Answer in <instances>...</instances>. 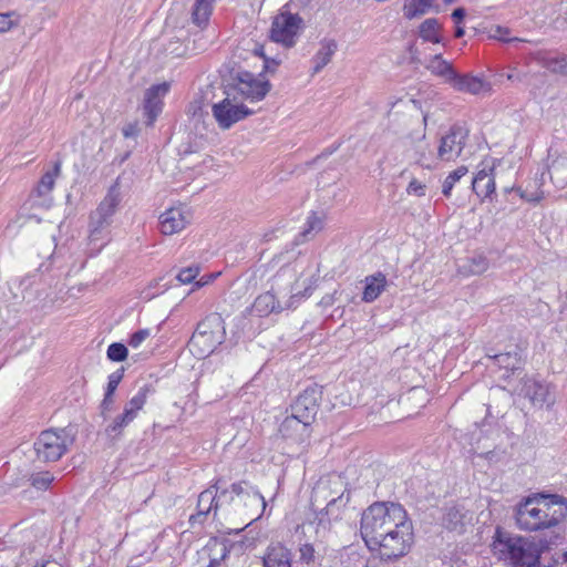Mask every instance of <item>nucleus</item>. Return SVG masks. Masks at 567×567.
I'll return each instance as SVG.
<instances>
[{
  "label": "nucleus",
  "instance_id": "1",
  "mask_svg": "<svg viewBox=\"0 0 567 567\" xmlns=\"http://www.w3.org/2000/svg\"><path fill=\"white\" fill-rule=\"evenodd\" d=\"M567 516V503L557 495H534L524 498L515 507V520L520 530L549 533L547 538L559 535L563 539L560 523Z\"/></svg>",
  "mask_w": 567,
  "mask_h": 567
},
{
  "label": "nucleus",
  "instance_id": "2",
  "mask_svg": "<svg viewBox=\"0 0 567 567\" xmlns=\"http://www.w3.org/2000/svg\"><path fill=\"white\" fill-rule=\"evenodd\" d=\"M559 535L550 538H532L512 534L497 527L493 536V555L507 567H535L543 551L558 544Z\"/></svg>",
  "mask_w": 567,
  "mask_h": 567
},
{
  "label": "nucleus",
  "instance_id": "3",
  "mask_svg": "<svg viewBox=\"0 0 567 567\" xmlns=\"http://www.w3.org/2000/svg\"><path fill=\"white\" fill-rule=\"evenodd\" d=\"M408 516L406 511L398 503L377 502L370 505L361 516L360 533L365 544L371 547L385 534L393 532Z\"/></svg>",
  "mask_w": 567,
  "mask_h": 567
},
{
  "label": "nucleus",
  "instance_id": "4",
  "mask_svg": "<svg viewBox=\"0 0 567 567\" xmlns=\"http://www.w3.org/2000/svg\"><path fill=\"white\" fill-rule=\"evenodd\" d=\"M121 200V190L116 182L109 188L96 209L91 212L87 240L93 251L99 252L109 241L110 226Z\"/></svg>",
  "mask_w": 567,
  "mask_h": 567
},
{
  "label": "nucleus",
  "instance_id": "5",
  "mask_svg": "<svg viewBox=\"0 0 567 567\" xmlns=\"http://www.w3.org/2000/svg\"><path fill=\"white\" fill-rule=\"evenodd\" d=\"M75 435L71 429H48L33 443L37 460L43 463L59 461L73 445Z\"/></svg>",
  "mask_w": 567,
  "mask_h": 567
},
{
  "label": "nucleus",
  "instance_id": "6",
  "mask_svg": "<svg viewBox=\"0 0 567 567\" xmlns=\"http://www.w3.org/2000/svg\"><path fill=\"white\" fill-rule=\"evenodd\" d=\"M226 329L223 317L217 313L206 316L198 324L190 337L189 346L199 355H208L225 341Z\"/></svg>",
  "mask_w": 567,
  "mask_h": 567
},
{
  "label": "nucleus",
  "instance_id": "7",
  "mask_svg": "<svg viewBox=\"0 0 567 567\" xmlns=\"http://www.w3.org/2000/svg\"><path fill=\"white\" fill-rule=\"evenodd\" d=\"M390 532L370 548H378L381 556L386 559H396L405 556L414 543L412 522L406 516L396 528H393V532Z\"/></svg>",
  "mask_w": 567,
  "mask_h": 567
},
{
  "label": "nucleus",
  "instance_id": "8",
  "mask_svg": "<svg viewBox=\"0 0 567 567\" xmlns=\"http://www.w3.org/2000/svg\"><path fill=\"white\" fill-rule=\"evenodd\" d=\"M328 491L329 486L324 483H320L313 488L311 497L312 513L310 514L311 517H308L309 527H311L315 520H318V526L326 528L331 519L340 517L341 509L349 503V494L344 495L342 492L340 495L331 497L326 507L317 512L320 498L327 499Z\"/></svg>",
  "mask_w": 567,
  "mask_h": 567
},
{
  "label": "nucleus",
  "instance_id": "9",
  "mask_svg": "<svg viewBox=\"0 0 567 567\" xmlns=\"http://www.w3.org/2000/svg\"><path fill=\"white\" fill-rule=\"evenodd\" d=\"M233 81L225 93L240 102L259 101L267 94V83L256 79L255 74L248 71L238 72Z\"/></svg>",
  "mask_w": 567,
  "mask_h": 567
},
{
  "label": "nucleus",
  "instance_id": "10",
  "mask_svg": "<svg viewBox=\"0 0 567 567\" xmlns=\"http://www.w3.org/2000/svg\"><path fill=\"white\" fill-rule=\"evenodd\" d=\"M213 116L221 130L230 128L235 123L246 118L251 111L234 96H228L212 107Z\"/></svg>",
  "mask_w": 567,
  "mask_h": 567
},
{
  "label": "nucleus",
  "instance_id": "11",
  "mask_svg": "<svg viewBox=\"0 0 567 567\" xmlns=\"http://www.w3.org/2000/svg\"><path fill=\"white\" fill-rule=\"evenodd\" d=\"M319 396L320 391L317 386L307 388L291 404V415L286 416V423L295 420L303 426L309 425L317 414Z\"/></svg>",
  "mask_w": 567,
  "mask_h": 567
},
{
  "label": "nucleus",
  "instance_id": "12",
  "mask_svg": "<svg viewBox=\"0 0 567 567\" xmlns=\"http://www.w3.org/2000/svg\"><path fill=\"white\" fill-rule=\"evenodd\" d=\"M468 137V130L455 124L440 140L436 158L444 162L455 161L461 154Z\"/></svg>",
  "mask_w": 567,
  "mask_h": 567
},
{
  "label": "nucleus",
  "instance_id": "13",
  "mask_svg": "<svg viewBox=\"0 0 567 567\" xmlns=\"http://www.w3.org/2000/svg\"><path fill=\"white\" fill-rule=\"evenodd\" d=\"M426 122L427 115L424 114L421 128L415 133L409 134L408 138L410 140L413 151L411 158H413L417 165L430 169L434 167L436 156H433L427 143H425Z\"/></svg>",
  "mask_w": 567,
  "mask_h": 567
},
{
  "label": "nucleus",
  "instance_id": "14",
  "mask_svg": "<svg viewBox=\"0 0 567 567\" xmlns=\"http://www.w3.org/2000/svg\"><path fill=\"white\" fill-rule=\"evenodd\" d=\"M169 85L161 83L152 85L146 90L144 95V115L146 116V125L153 126L157 116L162 113L163 101L162 97L168 92Z\"/></svg>",
  "mask_w": 567,
  "mask_h": 567
},
{
  "label": "nucleus",
  "instance_id": "15",
  "mask_svg": "<svg viewBox=\"0 0 567 567\" xmlns=\"http://www.w3.org/2000/svg\"><path fill=\"white\" fill-rule=\"evenodd\" d=\"M520 393L525 398H528L536 406H550L555 402V395L551 392L550 386L534 379H526L524 381Z\"/></svg>",
  "mask_w": 567,
  "mask_h": 567
},
{
  "label": "nucleus",
  "instance_id": "16",
  "mask_svg": "<svg viewBox=\"0 0 567 567\" xmlns=\"http://www.w3.org/2000/svg\"><path fill=\"white\" fill-rule=\"evenodd\" d=\"M230 493H233L240 503L245 506L254 507L256 509L266 508L264 496L247 481H240L230 485Z\"/></svg>",
  "mask_w": 567,
  "mask_h": 567
},
{
  "label": "nucleus",
  "instance_id": "17",
  "mask_svg": "<svg viewBox=\"0 0 567 567\" xmlns=\"http://www.w3.org/2000/svg\"><path fill=\"white\" fill-rule=\"evenodd\" d=\"M159 219L162 234L174 235L183 230L189 223V214L179 207H173L164 212Z\"/></svg>",
  "mask_w": 567,
  "mask_h": 567
},
{
  "label": "nucleus",
  "instance_id": "18",
  "mask_svg": "<svg viewBox=\"0 0 567 567\" xmlns=\"http://www.w3.org/2000/svg\"><path fill=\"white\" fill-rule=\"evenodd\" d=\"M449 85L458 92H466L471 94H478L483 91L489 90V84L482 78L460 74L458 72H455Z\"/></svg>",
  "mask_w": 567,
  "mask_h": 567
},
{
  "label": "nucleus",
  "instance_id": "19",
  "mask_svg": "<svg viewBox=\"0 0 567 567\" xmlns=\"http://www.w3.org/2000/svg\"><path fill=\"white\" fill-rule=\"evenodd\" d=\"M337 49L338 44L333 39H323L320 42V49L312 59V74L319 73L331 61Z\"/></svg>",
  "mask_w": 567,
  "mask_h": 567
},
{
  "label": "nucleus",
  "instance_id": "20",
  "mask_svg": "<svg viewBox=\"0 0 567 567\" xmlns=\"http://www.w3.org/2000/svg\"><path fill=\"white\" fill-rule=\"evenodd\" d=\"M493 169H481L472 179V189L478 197H488L495 192Z\"/></svg>",
  "mask_w": 567,
  "mask_h": 567
},
{
  "label": "nucleus",
  "instance_id": "21",
  "mask_svg": "<svg viewBox=\"0 0 567 567\" xmlns=\"http://www.w3.org/2000/svg\"><path fill=\"white\" fill-rule=\"evenodd\" d=\"M495 365L504 369L506 372H514L520 368L522 364V349L515 347L513 351H507L494 355H488Z\"/></svg>",
  "mask_w": 567,
  "mask_h": 567
},
{
  "label": "nucleus",
  "instance_id": "22",
  "mask_svg": "<svg viewBox=\"0 0 567 567\" xmlns=\"http://www.w3.org/2000/svg\"><path fill=\"white\" fill-rule=\"evenodd\" d=\"M365 286L362 295L364 302L374 301L385 289L386 278L382 272L368 276L364 280Z\"/></svg>",
  "mask_w": 567,
  "mask_h": 567
},
{
  "label": "nucleus",
  "instance_id": "23",
  "mask_svg": "<svg viewBox=\"0 0 567 567\" xmlns=\"http://www.w3.org/2000/svg\"><path fill=\"white\" fill-rule=\"evenodd\" d=\"M536 60L550 72L567 75V55L537 53Z\"/></svg>",
  "mask_w": 567,
  "mask_h": 567
},
{
  "label": "nucleus",
  "instance_id": "24",
  "mask_svg": "<svg viewBox=\"0 0 567 567\" xmlns=\"http://www.w3.org/2000/svg\"><path fill=\"white\" fill-rule=\"evenodd\" d=\"M323 228V218L319 216L316 212H311L307 217L303 229L298 234V236L293 240V245L298 246L310 238H312L316 234L321 231Z\"/></svg>",
  "mask_w": 567,
  "mask_h": 567
},
{
  "label": "nucleus",
  "instance_id": "25",
  "mask_svg": "<svg viewBox=\"0 0 567 567\" xmlns=\"http://www.w3.org/2000/svg\"><path fill=\"white\" fill-rule=\"evenodd\" d=\"M426 69L432 74L441 78L447 84L456 72L453 65L444 60L441 54L432 56L430 62L426 64Z\"/></svg>",
  "mask_w": 567,
  "mask_h": 567
},
{
  "label": "nucleus",
  "instance_id": "26",
  "mask_svg": "<svg viewBox=\"0 0 567 567\" xmlns=\"http://www.w3.org/2000/svg\"><path fill=\"white\" fill-rule=\"evenodd\" d=\"M305 29V22L298 14L286 11V49L296 44L298 37Z\"/></svg>",
  "mask_w": 567,
  "mask_h": 567
},
{
  "label": "nucleus",
  "instance_id": "27",
  "mask_svg": "<svg viewBox=\"0 0 567 567\" xmlns=\"http://www.w3.org/2000/svg\"><path fill=\"white\" fill-rule=\"evenodd\" d=\"M280 305L276 299V296L267 291L259 295L252 303V311L259 317L268 316L271 312L279 311Z\"/></svg>",
  "mask_w": 567,
  "mask_h": 567
},
{
  "label": "nucleus",
  "instance_id": "28",
  "mask_svg": "<svg viewBox=\"0 0 567 567\" xmlns=\"http://www.w3.org/2000/svg\"><path fill=\"white\" fill-rule=\"evenodd\" d=\"M553 184L564 188L567 185V156H558L548 165Z\"/></svg>",
  "mask_w": 567,
  "mask_h": 567
},
{
  "label": "nucleus",
  "instance_id": "29",
  "mask_svg": "<svg viewBox=\"0 0 567 567\" xmlns=\"http://www.w3.org/2000/svg\"><path fill=\"white\" fill-rule=\"evenodd\" d=\"M466 513L460 506H452L446 509L443 517V525L450 530L462 532L465 525Z\"/></svg>",
  "mask_w": 567,
  "mask_h": 567
},
{
  "label": "nucleus",
  "instance_id": "30",
  "mask_svg": "<svg viewBox=\"0 0 567 567\" xmlns=\"http://www.w3.org/2000/svg\"><path fill=\"white\" fill-rule=\"evenodd\" d=\"M60 169L61 163L56 162L52 171H49L42 175L41 179L39 181L34 189L37 196L45 197L52 192L55 184V178L60 174Z\"/></svg>",
  "mask_w": 567,
  "mask_h": 567
},
{
  "label": "nucleus",
  "instance_id": "31",
  "mask_svg": "<svg viewBox=\"0 0 567 567\" xmlns=\"http://www.w3.org/2000/svg\"><path fill=\"white\" fill-rule=\"evenodd\" d=\"M153 386L152 384H144L142 385L137 393L125 404L124 411H128L134 415V417L137 416V413L143 409V406L146 403L147 396L150 393H152Z\"/></svg>",
  "mask_w": 567,
  "mask_h": 567
},
{
  "label": "nucleus",
  "instance_id": "32",
  "mask_svg": "<svg viewBox=\"0 0 567 567\" xmlns=\"http://www.w3.org/2000/svg\"><path fill=\"white\" fill-rule=\"evenodd\" d=\"M264 567H284V544L271 543L262 557Z\"/></svg>",
  "mask_w": 567,
  "mask_h": 567
},
{
  "label": "nucleus",
  "instance_id": "33",
  "mask_svg": "<svg viewBox=\"0 0 567 567\" xmlns=\"http://www.w3.org/2000/svg\"><path fill=\"white\" fill-rule=\"evenodd\" d=\"M135 420L134 415L128 411H124L118 414L106 427L105 433L112 439L118 437L123 430L128 426Z\"/></svg>",
  "mask_w": 567,
  "mask_h": 567
},
{
  "label": "nucleus",
  "instance_id": "34",
  "mask_svg": "<svg viewBox=\"0 0 567 567\" xmlns=\"http://www.w3.org/2000/svg\"><path fill=\"white\" fill-rule=\"evenodd\" d=\"M439 30L440 24L437 19L430 18L421 23L419 34L424 41L441 43L442 38L439 35Z\"/></svg>",
  "mask_w": 567,
  "mask_h": 567
},
{
  "label": "nucleus",
  "instance_id": "35",
  "mask_svg": "<svg viewBox=\"0 0 567 567\" xmlns=\"http://www.w3.org/2000/svg\"><path fill=\"white\" fill-rule=\"evenodd\" d=\"M213 0H196L192 11L193 22L198 27H203L208 22L212 13Z\"/></svg>",
  "mask_w": 567,
  "mask_h": 567
},
{
  "label": "nucleus",
  "instance_id": "36",
  "mask_svg": "<svg viewBox=\"0 0 567 567\" xmlns=\"http://www.w3.org/2000/svg\"><path fill=\"white\" fill-rule=\"evenodd\" d=\"M217 493V483L203 491L198 496L197 508L205 509V507H209V511H214V514L216 515L218 509V501L216 499Z\"/></svg>",
  "mask_w": 567,
  "mask_h": 567
},
{
  "label": "nucleus",
  "instance_id": "37",
  "mask_svg": "<svg viewBox=\"0 0 567 567\" xmlns=\"http://www.w3.org/2000/svg\"><path fill=\"white\" fill-rule=\"evenodd\" d=\"M429 10L430 8L424 0H405L403 6V14L409 20L421 17Z\"/></svg>",
  "mask_w": 567,
  "mask_h": 567
},
{
  "label": "nucleus",
  "instance_id": "38",
  "mask_svg": "<svg viewBox=\"0 0 567 567\" xmlns=\"http://www.w3.org/2000/svg\"><path fill=\"white\" fill-rule=\"evenodd\" d=\"M467 174V167L460 166L455 171L449 174V176L445 178L443 186H442V193L445 197H449L451 195V192L455 185L456 182H458L463 176Z\"/></svg>",
  "mask_w": 567,
  "mask_h": 567
},
{
  "label": "nucleus",
  "instance_id": "39",
  "mask_svg": "<svg viewBox=\"0 0 567 567\" xmlns=\"http://www.w3.org/2000/svg\"><path fill=\"white\" fill-rule=\"evenodd\" d=\"M270 39L277 43H284V11L280 9L275 16L270 29Z\"/></svg>",
  "mask_w": 567,
  "mask_h": 567
},
{
  "label": "nucleus",
  "instance_id": "40",
  "mask_svg": "<svg viewBox=\"0 0 567 567\" xmlns=\"http://www.w3.org/2000/svg\"><path fill=\"white\" fill-rule=\"evenodd\" d=\"M128 350L125 344L121 342L111 343L107 348V359L113 362H122L127 358Z\"/></svg>",
  "mask_w": 567,
  "mask_h": 567
},
{
  "label": "nucleus",
  "instance_id": "41",
  "mask_svg": "<svg viewBox=\"0 0 567 567\" xmlns=\"http://www.w3.org/2000/svg\"><path fill=\"white\" fill-rule=\"evenodd\" d=\"M343 567H368L369 560L357 550H350L342 560Z\"/></svg>",
  "mask_w": 567,
  "mask_h": 567
},
{
  "label": "nucleus",
  "instance_id": "42",
  "mask_svg": "<svg viewBox=\"0 0 567 567\" xmlns=\"http://www.w3.org/2000/svg\"><path fill=\"white\" fill-rule=\"evenodd\" d=\"M199 271L200 268L198 265H192L181 269L176 275V279L183 285L192 284L199 275Z\"/></svg>",
  "mask_w": 567,
  "mask_h": 567
},
{
  "label": "nucleus",
  "instance_id": "43",
  "mask_svg": "<svg viewBox=\"0 0 567 567\" xmlns=\"http://www.w3.org/2000/svg\"><path fill=\"white\" fill-rule=\"evenodd\" d=\"M54 477L50 472H39L31 476V485L37 489H47Z\"/></svg>",
  "mask_w": 567,
  "mask_h": 567
},
{
  "label": "nucleus",
  "instance_id": "44",
  "mask_svg": "<svg viewBox=\"0 0 567 567\" xmlns=\"http://www.w3.org/2000/svg\"><path fill=\"white\" fill-rule=\"evenodd\" d=\"M19 16L14 12L0 13V32H7L18 25Z\"/></svg>",
  "mask_w": 567,
  "mask_h": 567
},
{
  "label": "nucleus",
  "instance_id": "45",
  "mask_svg": "<svg viewBox=\"0 0 567 567\" xmlns=\"http://www.w3.org/2000/svg\"><path fill=\"white\" fill-rule=\"evenodd\" d=\"M124 368H120L109 375V382L105 391L109 392V395H114V392L124 377Z\"/></svg>",
  "mask_w": 567,
  "mask_h": 567
},
{
  "label": "nucleus",
  "instance_id": "46",
  "mask_svg": "<svg viewBox=\"0 0 567 567\" xmlns=\"http://www.w3.org/2000/svg\"><path fill=\"white\" fill-rule=\"evenodd\" d=\"M151 334L150 329H141L134 332L128 340V346L132 348H138L141 343L146 340Z\"/></svg>",
  "mask_w": 567,
  "mask_h": 567
},
{
  "label": "nucleus",
  "instance_id": "47",
  "mask_svg": "<svg viewBox=\"0 0 567 567\" xmlns=\"http://www.w3.org/2000/svg\"><path fill=\"white\" fill-rule=\"evenodd\" d=\"M517 194L522 199H525L529 203H538L543 197L544 194L540 189H536L533 193H528L527 190H523L522 188H516Z\"/></svg>",
  "mask_w": 567,
  "mask_h": 567
},
{
  "label": "nucleus",
  "instance_id": "48",
  "mask_svg": "<svg viewBox=\"0 0 567 567\" xmlns=\"http://www.w3.org/2000/svg\"><path fill=\"white\" fill-rule=\"evenodd\" d=\"M299 553H300V560H302L307 564L313 561L315 549L311 544H309V543L302 544L299 548Z\"/></svg>",
  "mask_w": 567,
  "mask_h": 567
},
{
  "label": "nucleus",
  "instance_id": "49",
  "mask_svg": "<svg viewBox=\"0 0 567 567\" xmlns=\"http://www.w3.org/2000/svg\"><path fill=\"white\" fill-rule=\"evenodd\" d=\"M472 262L471 271L476 275L484 272L488 267L487 259L483 256L474 257Z\"/></svg>",
  "mask_w": 567,
  "mask_h": 567
},
{
  "label": "nucleus",
  "instance_id": "50",
  "mask_svg": "<svg viewBox=\"0 0 567 567\" xmlns=\"http://www.w3.org/2000/svg\"><path fill=\"white\" fill-rule=\"evenodd\" d=\"M409 194L416 195L419 197L425 195V185L416 179H412L406 188Z\"/></svg>",
  "mask_w": 567,
  "mask_h": 567
},
{
  "label": "nucleus",
  "instance_id": "51",
  "mask_svg": "<svg viewBox=\"0 0 567 567\" xmlns=\"http://www.w3.org/2000/svg\"><path fill=\"white\" fill-rule=\"evenodd\" d=\"M209 513V507H205V509L197 508V513L189 517L190 526H194L196 523L203 524Z\"/></svg>",
  "mask_w": 567,
  "mask_h": 567
},
{
  "label": "nucleus",
  "instance_id": "52",
  "mask_svg": "<svg viewBox=\"0 0 567 567\" xmlns=\"http://www.w3.org/2000/svg\"><path fill=\"white\" fill-rule=\"evenodd\" d=\"M122 132H123V135L127 138L136 137L140 133L138 124L137 123H128L123 127Z\"/></svg>",
  "mask_w": 567,
  "mask_h": 567
},
{
  "label": "nucleus",
  "instance_id": "53",
  "mask_svg": "<svg viewBox=\"0 0 567 567\" xmlns=\"http://www.w3.org/2000/svg\"><path fill=\"white\" fill-rule=\"evenodd\" d=\"M507 33H508L507 29H503L502 27H496L495 28V32L493 34V38L498 39V40L504 41V42L520 41L517 38H515V39H506V38H504V34H507Z\"/></svg>",
  "mask_w": 567,
  "mask_h": 567
},
{
  "label": "nucleus",
  "instance_id": "54",
  "mask_svg": "<svg viewBox=\"0 0 567 567\" xmlns=\"http://www.w3.org/2000/svg\"><path fill=\"white\" fill-rule=\"evenodd\" d=\"M293 290H296V292H293L292 296L290 297V299H291L290 306H292V303L297 297H299V296L309 297L312 292V288L310 285L306 286L302 291L297 290L296 288H293Z\"/></svg>",
  "mask_w": 567,
  "mask_h": 567
},
{
  "label": "nucleus",
  "instance_id": "55",
  "mask_svg": "<svg viewBox=\"0 0 567 567\" xmlns=\"http://www.w3.org/2000/svg\"><path fill=\"white\" fill-rule=\"evenodd\" d=\"M113 403V395H109V392H105L104 399L101 403L102 413H104L105 411H111Z\"/></svg>",
  "mask_w": 567,
  "mask_h": 567
},
{
  "label": "nucleus",
  "instance_id": "56",
  "mask_svg": "<svg viewBox=\"0 0 567 567\" xmlns=\"http://www.w3.org/2000/svg\"><path fill=\"white\" fill-rule=\"evenodd\" d=\"M336 293H337V290H334L332 293L326 295L324 297H322L319 305L323 306V307L332 306L336 300Z\"/></svg>",
  "mask_w": 567,
  "mask_h": 567
},
{
  "label": "nucleus",
  "instance_id": "57",
  "mask_svg": "<svg viewBox=\"0 0 567 567\" xmlns=\"http://www.w3.org/2000/svg\"><path fill=\"white\" fill-rule=\"evenodd\" d=\"M465 9L463 8H456L453 13H452V18L453 20L458 24L462 22V20L464 19L465 17Z\"/></svg>",
  "mask_w": 567,
  "mask_h": 567
},
{
  "label": "nucleus",
  "instance_id": "58",
  "mask_svg": "<svg viewBox=\"0 0 567 567\" xmlns=\"http://www.w3.org/2000/svg\"><path fill=\"white\" fill-rule=\"evenodd\" d=\"M252 52L256 56H261L264 58V64H265V69H268V60L265 58V54H264V48L261 45H258V44H255L254 45V49H252Z\"/></svg>",
  "mask_w": 567,
  "mask_h": 567
},
{
  "label": "nucleus",
  "instance_id": "59",
  "mask_svg": "<svg viewBox=\"0 0 567 567\" xmlns=\"http://www.w3.org/2000/svg\"><path fill=\"white\" fill-rule=\"evenodd\" d=\"M227 554H228V550H227L226 546L224 545L223 546L221 557L220 558H213V559H210V561H209L207 567H216L217 565H219L220 559H225Z\"/></svg>",
  "mask_w": 567,
  "mask_h": 567
},
{
  "label": "nucleus",
  "instance_id": "60",
  "mask_svg": "<svg viewBox=\"0 0 567 567\" xmlns=\"http://www.w3.org/2000/svg\"><path fill=\"white\" fill-rule=\"evenodd\" d=\"M409 51H410V53H411V60H412V62H414V63H421V61H420V59H419V56H417V54H416V53H417V51H416V49L414 48V45H413V44H412V45H410Z\"/></svg>",
  "mask_w": 567,
  "mask_h": 567
},
{
  "label": "nucleus",
  "instance_id": "61",
  "mask_svg": "<svg viewBox=\"0 0 567 567\" xmlns=\"http://www.w3.org/2000/svg\"><path fill=\"white\" fill-rule=\"evenodd\" d=\"M305 527H306V524H301V525H298L297 528H296V536L298 537L299 540H301V537L300 535H303L305 534Z\"/></svg>",
  "mask_w": 567,
  "mask_h": 567
},
{
  "label": "nucleus",
  "instance_id": "62",
  "mask_svg": "<svg viewBox=\"0 0 567 567\" xmlns=\"http://www.w3.org/2000/svg\"><path fill=\"white\" fill-rule=\"evenodd\" d=\"M454 35H455V38H462L464 35V29L462 27L457 25L455 29Z\"/></svg>",
  "mask_w": 567,
  "mask_h": 567
},
{
  "label": "nucleus",
  "instance_id": "63",
  "mask_svg": "<svg viewBox=\"0 0 567 567\" xmlns=\"http://www.w3.org/2000/svg\"><path fill=\"white\" fill-rule=\"evenodd\" d=\"M507 79L514 81L515 79L520 80L518 74L509 73L507 74Z\"/></svg>",
  "mask_w": 567,
  "mask_h": 567
},
{
  "label": "nucleus",
  "instance_id": "64",
  "mask_svg": "<svg viewBox=\"0 0 567 567\" xmlns=\"http://www.w3.org/2000/svg\"><path fill=\"white\" fill-rule=\"evenodd\" d=\"M48 561L37 563L33 567H45Z\"/></svg>",
  "mask_w": 567,
  "mask_h": 567
}]
</instances>
